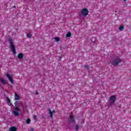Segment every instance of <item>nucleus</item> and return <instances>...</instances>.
Returning <instances> with one entry per match:
<instances>
[{
    "mask_svg": "<svg viewBox=\"0 0 131 131\" xmlns=\"http://www.w3.org/2000/svg\"><path fill=\"white\" fill-rule=\"evenodd\" d=\"M8 41L10 43V47L11 48V51L12 52L13 55H16L17 52H16V49L15 48V45H14V42H13V39L11 38H8Z\"/></svg>",
    "mask_w": 131,
    "mask_h": 131,
    "instance_id": "1",
    "label": "nucleus"
},
{
    "mask_svg": "<svg viewBox=\"0 0 131 131\" xmlns=\"http://www.w3.org/2000/svg\"><path fill=\"white\" fill-rule=\"evenodd\" d=\"M122 60H121V59L120 58H116L113 59L112 64L115 67H116V66H118V64L121 63Z\"/></svg>",
    "mask_w": 131,
    "mask_h": 131,
    "instance_id": "2",
    "label": "nucleus"
},
{
    "mask_svg": "<svg viewBox=\"0 0 131 131\" xmlns=\"http://www.w3.org/2000/svg\"><path fill=\"white\" fill-rule=\"evenodd\" d=\"M115 101H116V96L115 95H112L108 99V103L111 106L112 105H114L115 103Z\"/></svg>",
    "mask_w": 131,
    "mask_h": 131,
    "instance_id": "3",
    "label": "nucleus"
},
{
    "mask_svg": "<svg viewBox=\"0 0 131 131\" xmlns=\"http://www.w3.org/2000/svg\"><path fill=\"white\" fill-rule=\"evenodd\" d=\"M82 16H86L89 14V10L86 8H83L81 11Z\"/></svg>",
    "mask_w": 131,
    "mask_h": 131,
    "instance_id": "4",
    "label": "nucleus"
},
{
    "mask_svg": "<svg viewBox=\"0 0 131 131\" xmlns=\"http://www.w3.org/2000/svg\"><path fill=\"white\" fill-rule=\"evenodd\" d=\"M6 76L8 78V79L9 80L10 82H11V83H14V81L13 80V79H12V77H11V76L10 75L7 74L6 75Z\"/></svg>",
    "mask_w": 131,
    "mask_h": 131,
    "instance_id": "5",
    "label": "nucleus"
},
{
    "mask_svg": "<svg viewBox=\"0 0 131 131\" xmlns=\"http://www.w3.org/2000/svg\"><path fill=\"white\" fill-rule=\"evenodd\" d=\"M48 111H49V113L50 114L51 118H53V113H55V112H56V111H55V110H53L52 112V111L50 108L48 109Z\"/></svg>",
    "mask_w": 131,
    "mask_h": 131,
    "instance_id": "6",
    "label": "nucleus"
},
{
    "mask_svg": "<svg viewBox=\"0 0 131 131\" xmlns=\"http://www.w3.org/2000/svg\"><path fill=\"white\" fill-rule=\"evenodd\" d=\"M24 57V55H23V53H20L18 54V55L17 56V58L18 59H19V60L23 59Z\"/></svg>",
    "mask_w": 131,
    "mask_h": 131,
    "instance_id": "7",
    "label": "nucleus"
},
{
    "mask_svg": "<svg viewBox=\"0 0 131 131\" xmlns=\"http://www.w3.org/2000/svg\"><path fill=\"white\" fill-rule=\"evenodd\" d=\"M14 97H15V99H14L15 101H17L18 100H20V97L16 93H14Z\"/></svg>",
    "mask_w": 131,
    "mask_h": 131,
    "instance_id": "8",
    "label": "nucleus"
},
{
    "mask_svg": "<svg viewBox=\"0 0 131 131\" xmlns=\"http://www.w3.org/2000/svg\"><path fill=\"white\" fill-rule=\"evenodd\" d=\"M9 131H17V128L15 126H12L10 128Z\"/></svg>",
    "mask_w": 131,
    "mask_h": 131,
    "instance_id": "9",
    "label": "nucleus"
},
{
    "mask_svg": "<svg viewBox=\"0 0 131 131\" xmlns=\"http://www.w3.org/2000/svg\"><path fill=\"white\" fill-rule=\"evenodd\" d=\"M13 113L15 116H19V115H20V113L17 111H14Z\"/></svg>",
    "mask_w": 131,
    "mask_h": 131,
    "instance_id": "10",
    "label": "nucleus"
},
{
    "mask_svg": "<svg viewBox=\"0 0 131 131\" xmlns=\"http://www.w3.org/2000/svg\"><path fill=\"white\" fill-rule=\"evenodd\" d=\"M70 121L71 122H75V120H74V117L72 116H70Z\"/></svg>",
    "mask_w": 131,
    "mask_h": 131,
    "instance_id": "11",
    "label": "nucleus"
},
{
    "mask_svg": "<svg viewBox=\"0 0 131 131\" xmlns=\"http://www.w3.org/2000/svg\"><path fill=\"white\" fill-rule=\"evenodd\" d=\"M7 103L9 105V106H11L12 105V104L11 103V100L10 99V98L9 97H7Z\"/></svg>",
    "mask_w": 131,
    "mask_h": 131,
    "instance_id": "12",
    "label": "nucleus"
},
{
    "mask_svg": "<svg viewBox=\"0 0 131 131\" xmlns=\"http://www.w3.org/2000/svg\"><path fill=\"white\" fill-rule=\"evenodd\" d=\"M54 39H55L54 41L55 42H58V41H60V38L58 37H55Z\"/></svg>",
    "mask_w": 131,
    "mask_h": 131,
    "instance_id": "13",
    "label": "nucleus"
},
{
    "mask_svg": "<svg viewBox=\"0 0 131 131\" xmlns=\"http://www.w3.org/2000/svg\"><path fill=\"white\" fill-rule=\"evenodd\" d=\"M1 81L4 84H7V81H6V80H5L4 79H1Z\"/></svg>",
    "mask_w": 131,
    "mask_h": 131,
    "instance_id": "14",
    "label": "nucleus"
},
{
    "mask_svg": "<svg viewBox=\"0 0 131 131\" xmlns=\"http://www.w3.org/2000/svg\"><path fill=\"white\" fill-rule=\"evenodd\" d=\"M123 29H124V27H123V26H120L119 28V30L120 31H123Z\"/></svg>",
    "mask_w": 131,
    "mask_h": 131,
    "instance_id": "15",
    "label": "nucleus"
},
{
    "mask_svg": "<svg viewBox=\"0 0 131 131\" xmlns=\"http://www.w3.org/2000/svg\"><path fill=\"white\" fill-rule=\"evenodd\" d=\"M21 110H20V108L18 107V106H15V108H14V111H20Z\"/></svg>",
    "mask_w": 131,
    "mask_h": 131,
    "instance_id": "16",
    "label": "nucleus"
},
{
    "mask_svg": "<svg viewBox=\"0 0 131 131\" xmlns=\"http://www.w3.org/2000/svg\"><path fill=\"white\" fill-rule=\"evenodd\" d=\"M27 36L28 38H31V37H32V34H31V33H28L27 34Z\"/></svg>",
    "mask_w": 131,
    "mask_h": 131,
    "instance_id": "17",
    "label": "nucleus"
},
{
    "mask_svg": "<svg viewBox=\"0 0 131 131\" xmlns=\"http://www.w3.org/2000/svg\"><path fill=\"white\" fill-rule=\"evenodd\" d=\"M71 36V33L70 32H69L67 34H66V37H70Z\"/></svg>",
    "mask_w": 131,
    "mask_h": 131,
    "instance_id": "18",
    "label": "nucleus"
},
{
    "mask_svg": "<svg viewBox=\"0 0 131 131\" xmlns=\"http://www.w3.org/2000/svg\"><path fill=\"white\" fill-rule=\"evenodd\" d=\"M75 129L76 130H78V129H79V126L78 125L75 126Z\"/></svg>",
    "mask_w": 131,
    "mask_h": 131,
    "instance_id": "19",
    "label": "nucleus"
},
{
    "mask_svg": "<svg viewBox=\"0 0 131 131\" xmlns=\"http://www.w3.org/2000/svg\"><path fill=\"white\" fill-rule=\"evenodd\" d=\"M30 121H31V120H30V119H27V123L28 124H29V123H30Z\"/></svg>",
    "mask_w": 131,
    "mask_h": 131,
    "instance_id": "20",
    "label": "nucleus"
},
{
    "mask_svg": "<svg viewBox=\"0 0 131 131\" xmlns=\"http://www.w3.org/2000/svg\"><path fill=\"white\" fill-rule=\"evenodd\" d=\"M19 103V102L18 101H15V102L14 103V105L15 106H17V104H18Z\"/></svg>",
    "mask_w": 131,
    "mask_h": 131,
    "instance_id": "21",
    "label": "nucleus"
},
{
    "mask_svg": "<svg viewBox=\"0 0 131 131\" xmlns=\"http://www.w3.org/2000/svg\"><path fill=\"white\" fill-rule=\"evenodd\" d=\"M84 66L85 68H86V69H89V66L84 65Z\"/></svg>",
    "mask_w": 131,
    "mask_h": 131,
    "instance_id": "22",
    "label": "nucleus"
},
{
    "mask_svg": "<svg viewBox=\"0 0 131 131\" xmlns=\"http://www.w3.org/2000/svg\"><path fill=\"white\" fill-rule=\"evenodd\" d=\"M34 119L35 120H36V116H34Z\"/></svg>",
    "mask_w": 131,
    "mask_h": 131,
    "instance_id": "23",
    "label": "nucleus"
},
{
    "mask_svg": "<svg viewBox=\"0 0 131 131\" xmlns=\"http://www.w3.org/2000/svg\"><path fill=\"white\" fill-rule=\"evenodd\" d=\"M33 130H34V129L33 128H30V131H33Z\"/></svg>",
    "mask_w": 131,
    "mask_h": 131,
    "instance_id": "24",
    "label": "nucleus"
},
{
    "mask_svg": "<svg viewBox=\"0 0 131 131\" xmlns=\"http://www.w3.org/2000/svg\"><path fill=\"white\" fill-rule=\"evenodd\" d=\"M13 8H14V9H16V6H14Z\"/></svg>",
    "mask_w": 131,
    "mask_h": 131,
    "instance_id": "25",
    "label": "nucleus"
},
{
    "mask_svg": "<svg viewBox=\"0 0 131 131\" xmlns=\"http://www.w3.org/2000/svg\"><path fill=\"white\" fill-rule=\"evenodd\" d=\"M36 95H38V92H36Z\"/></svg>",
    "mask_w": 131,
    "mask_h": 131,
    "instance_id": "26",
    "label": "nucleus"
},
{
    "mask_svg": "<svg viewBox=\"0 0 131 131\" xmlns=\"http://www.w3.org/2000/svg\"><path fill=\"white\" fill-rule=\"evenodd\" d=\"M127 0H123V2H126Z\"/></svg>",
    "mask_w": 131,
    "mask_h": 131,
    "instance_id": "27",
    "label": "nucleus"
}]
</instances>
